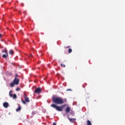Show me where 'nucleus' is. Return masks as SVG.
<instances>
[{
  "instance_id": "f257e3e1",
  "label": "nucleus",
  "mask_w": 125,
  "mask_h": 125,
  "mask_svg": "<svg viewBox=\"0 0 125 125\" xmlns=\"http://www.w3.org/2000/svg\"><path fill=\"white\" fill-rule=\"evenodd\" d=\"M52 100L55 104H58L59 105H62L64 103H67V99H62L57 97H53Z\"/></svg>"
},
{
  "instance_id": "f03ea898",
  "label": "nucleus",
  "mask_w": 125,
  "mask_h": 125,
  "mask_svg": "<svg viewBox=\"0 0 125 125\" xmlns=\"http://www.w3.org/2000/svg\"><path fill=\"white\" fill-rule=\"evenodd\" d=\"M19 82H20V80L17 78H15L13 80V81L11 83L10 86L11 87H14L15 85H18L19 84Z\"/></svg>"
},
{
  "instance_id": "7ed1b4c3",
  "label": "nucleus",
  "mask_w": 125,
  "mask_h": 125,
  "mask_svg": "<svg viewBox=\"0 0 125 125\" xmlns=\"http://www.w3.org/2000/svg\"><path fill=\"white\" fill-rule=\"evenodd\" d=\"M65 105H61V106H57L55 104H52L51 105V106L52 107V108H54L57 110V111H59V112H61V111H62L63 108L65 107Z\"/></svg>"
},
{
  "instance_id": "20e7f679",
  "label": "nucleus",
  "mask_w": 125,
  "mask_h": 125,
  "mask_svg": "<svg viewBox=\"0 0 125 125\" xmlns=\"http://www.w3.org/2000/svg\"><path fill=\"white\" fill-rule=\"evenodd\" d=\"M2 53H5L2 55V58L4 59H6L8 57V52H7V49L6 48L3 49L1 51Z\"/></svg>"
},
{
  "instance_id": "39448f33",
  "label": "nucleus",
  "mask_w": 125,
  "mask_h": 125,
  "mask_svg": "<svg viewBox=\"0 0 125 125\" xmlns=\"http://www.w3.org/2000/svg\"><path fill=\"white\" fill-rule=\"evenodd\" d=\"M23 98H24V100H21L22 103L23 104H27V103H29L30 102V100L29 99V98L27 96V94H24Z\"/></svg>"
},
{
  "instance_id": "423d86ee",
  "label": "nucleus",
  "mask_w": 125,
  "mask_h": 125,
  "mask_svg": "<svg viewBox=\"0 0 125 125\" xmlns=\"http://www.w3.org/2000/svg\"><path fill=\"white\" fill-rule=\"evenodd\" d=\"M12 92H13L12 90L9 92L10 97H12L14 99H16V98H17V95H16V94H14V95H13Z\"/></svg>"
},
{
  "instance_id": "0eeeda50",
  "label": "nucleus",
  "mask_w": 125,
  "mask_h": 125,
  "mask_svg": "<svg viewBox=\"0 0 125 125\" xmlns=\"http://www.w3.org/2000/svg\"><path fill=\"white\" fill-rule=\"evenodd\" d=\"M42 92V89L41 88L38 87L35 90V93H38V94H40V93Z\"/></svg>"
},
{
  "instance_id": "6e6552de",
  "label": "nucleus",
  "mask_w": 125,
  "mask_h": 125,
  "mask_svg": "<svg viewBox=\"0 0 125 125\" xmlns=\"http://www.w3.org/2000/svg\"><path fill=\"white\" fill-rule=\"evenodd\" d=\"M68 119L70 123H75L76 120V118H70V117H68Z\"/></svg>"
},
{
  "instance_id": "1a4fd4ad",
  "label": "nucleus",
  "mask_w": 125,
  "mask_h": 125,
  "mask_svg": "<svg viewBox=\"0 0 125 125\" xmlns=\"http://www.w3.org/2000/svg\"><path fill=\"white\" fill-rule=\"evenodd\" d=\"M71 111V108L70 107L67 106L65 109L66 113H70V111Z\"/></svg>"
},
{
  "instance_id": "9d476101",
  "label": "nucleus",
  "mask_w": 125,
  "mask_h": 125,
  "mask_svg": "<svg viewBox=\"0 0 125 125\" xmlns=\"http://www.w3.org/2000/svg\"><path fill=\"white\" fill-rule=\"evenodd\" d=\"M3 107H4V108H7L9 106L8 103L6 102L4 103L3 104Z\"/></svg>"
},
{
  "instance_id": "9b49d317",
  "label": "nucleus",
  "mask_w": 125,
  "mask_h": 125,
  "mask_svg": "<svg viewBox=\"0 0 125 125\" xmlns=\"http://www.w3.org/2000/svg\"><path fill=\"white\" fill-rule=\"evenodd\" d=\"M9 54H11V55H13V54H14V52L13 51V50H10L9 51Z\"/></svg>"
},
{
  "instance_id": "f8f14e48",
  "label": "nucleus",
  "mask_w": 125,
  "mask_h": 125,
  "mask_svg": "<svg viewBox=\"0 0 125 125\" xmlns=\"http://www.w3.org/2000/svg\"><path fill=\"white\" fill-rule=\"evenodd\" d=\"M87 125H92L91 122L89 120L87 121Z\"/></svg>"
},
{
  "instance_id": "ddd939ff",
  "label": "nucleus",
  "mask_w": 125,
  "mask_h": 125,
  "mask_svg": "<svg viewBox=\"0 0 125 125\" xmlns=\"http://www.w3.org/2000/svg\"><path fill=\"white\" fill-rule=\"evenodd\" d=\"M21 110V106H20L18 108H17L16 111L19 112V111H20Z\"/></svg>"
},
{
  "instance_id": "4468645a",
  "label": "nucleus",
  "mask_w": 125,
  "mask_h": 125,
  "mask_svg": "<svg viewBox=\"0 0 125 125\" xmlns=\"http://www.w3.org/2000/svg\"><path fill=\"white\" fill-rule=\"evenodd\" d=\"M72 51H73L72 49H71V48L68 49V53H71Z\"/></svg>"
},
{
  "instance_id": "2eb2a0df",
  "label": "nucleus",
  "mask_w": 125,
  "mask_h": 125,
  "mask_svg": "<svg viewBox=\"0 0 125 125\" xmlns=\"http://www.w3.org/2000/svg\"><path fill=\"white\" fill-rule=\"evenodd\" d=\"M61 65L62 67H63V68H65V67H66V65H65V64H63V63H62Z\"/></svg>"
},
{
  "instance_id": "dca6fc26",
  "label": "nucleus",
  "mask_w": 125,
  "mask_h": 125,
  "mask_svg": "<svg viewBox=\"0 0 125 125\" xmlns=\"http://www.w3.org/2000/svg\"><path fill=\"white\" fill-rule=\"evenodd\" d=\"M71 47V46H67L66 47H64V48H70Z\"/></svg>"
},
{
  "instance_id": "f3484780",
  "label": "nucleus",
  "mask_w": 125,
  "mask_h": 125,
  "mask_svg": "<svg viewBox=\"0 0 125 125\" xmlns=\"http://www.w3.org/2000/svg\"><path fill=\"white\" fill-rule=\"evenodd\" d=\"M16 91H19V90H20V88H17L16 89Z\"/></svg>"
},
{
  "instance_id": "a211bd4d",
  "label": "nucleus",
  "mask_w": 125,
  "mask_h": 125,
  "mask_svg": "<svg viewBox=\"0 0 125 125\" xmlns=\"http://www.w3.org/2000/svg\"><path fill=\"white\" fill-rule=\"evenodd\" d=\"M16 78H17L18 77V74H15Z\"/></svg>"
},
{
  "instance_id": "6ab92c4d",
  "label": "nucleus",
  "mask_w": 125,
  "mask_h": 125,
  "mask_svg": "<svg viewBox=\"0 0 125 125\" xmlns=\"http://www.w3.org/2000/svg\"><path fill=\"white\" fill-rule=\"evenodd\" d=\"M53 125H56V123L54 122L53 124Z\"/></svg>"
},
{
  "instance_id": "aec40b11",
  "label": "nucleus",
  "mask_w": 125,
  "mask_h": 125,
  "mask_svg": "<svg viewBox=\"0 0 125 125\" xmlns=\"http://www.w3.org/2000/svg\"><path fill=\"white\" fill-rule=\"evenodd\" d=\"M2 37V35L0 34V38H1Z\"/></svg>"
},
{
  "instance_id": "412c9836",
  "label": "nucleus",
  "mask_w": 125,
  "mask_h": 125,
  "mask_svg": "<svg viewBox=\"0 0 125 125\" xmlns=\"http://www.w3.org/2000/svg\"><path fill=\"white\" fill-rule=\"evenodd\" d=\"M66 90H67V91H69V90H71V89H67Z\"/></svg>"
},
{
  "instance_id": "4be33fe9",
  "label": "nucleus",
  "mask_w": 125,
  "mask_h": 125,
  "mask_svg": "<svg viewBox=\"0 0 125 125\" xmlns=\"http://www.w3.org/2000/svg\"><path fill=\"white\" fill-rule=\"evenodd\" d=\"M31 56L32 57L33 56L32 55H31Z\"/></svg>"
},
{
  "instance_id": "5701e85b",
  "label": "nucleus",
  "mask_w": 125,
  "mask_h": 125,
  "mask_svg": "<svg viewBox=\"0 0 125 125\" xmlns=\"http://www.w3.org/2000/svg\"><path fill=\"white\" fill-rule=\"evenodd\" d=\"M20 33H21V31H20Z\"/></svg>"
}]
</instances>
